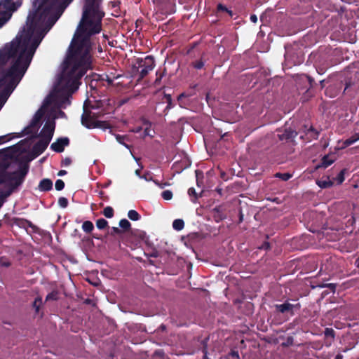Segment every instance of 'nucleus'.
Returning a JSON list of instances; mask_svg holds the SVG:
<instances>
[{
  "label": "nucleus",
  "mask_w": 359,
  "mask_h": 359,
  "mask_svg": "<svg viewBox=\"0 0 359 359\" xmlns=\"http://www.w3.org/2000/svg\"><path fill=\"white\" fill-rule=\"evenodd\" d=\"M104 16V13L100 10L98 0H85L82 18L71 43L61 76V82L71 93L77 90L81 79L92 69L89 39L100 32Z\"/></svg>",
  "instance_id": "nucleus-1"
},
{
  "label": "nucleus",
  "mask_w": 359,
  "mask_h": 359,
  "mask_svg": "<svg viewBox=\"0 0 359 359\" xmlns=\"http://www.w3.org/2000/svg\"><path fill=\"white\" fill-rule=\"evenodd\" d=\"M27 25L26 33L0 52V68L13 59L11 67L4 70L0 76V79L6 77L4 89L0 93L1 107L22 80L37 47L50 29L30 14L27 17Z\"/></svg>",
  "instance_id": "nucleus-2"
},
{
  "label": "nucleus",
  "mask_w": 359,
  "mask_h": 359,
  "mask_svg": "<svg viewBox=\"0 0 359 359\" xmlns=\"http://www.w3.org/2000/svg\"><path fill=\"white\" fill-rule=\"evenodd\" d=\"M73 0H34V11L29 14L44 24L48 29L55 24L58 17L55 13L58 9H65Z\"/></svg>",
  "instance_id": "nucleus-3"
},
{
  "label": "nucleus",
  "mask_w": 359,
  "mask_h": 359,
  "mask_svg": "<svg viewBox=\"0 0 359 359\" xmlns=\"http://www.w3.org/2000/svg\"><path fill=\"white\" fill-rule=\"evenodd\" d=\"M8 165L0 170V185L4 186V190L11 195L20 187L29 172V161H20L17 170L8 171Z\"/></svg>",
  "instance_id": "nucleus-4"
},
{
  "label": "nucleus",
  "mask_w": 359,
  "mask_h": 359,
  "mask_svg": "<svg viewBox=\"0 0 359 359\" xmlns=\"http://www.w3.org/2000/svg\"><path fill=\"white\" fill-rule=\"evenodd\" d=\"M155 67V60L153 56L147 55L144 58H137L136 63L132 67V73L137 76V81L143 79Z\"/></svg>",
  "instance_id": "nucleus-5"
},
{
  "label": "nucleus",
  "mask_w": 359,
  "mask_h": 359,
  "mask_svg": "<svg viewBox=\"0 0 359 359\" xmlns=\"http://www.w3.org/2000/svg\"><path fill=\"white\" fill-rule=\"evenodd\" d=\"M97 116L95 114L92 113L90 110H89L86 103L83 105V112L81 115V124L88 129L93 128H102V129H107L110 128V124L107 121H102L97 120Z\"/></svg>",
  "instance_id": "nucleus-6"
},
{
  "label": "nucleus",
  "mask_w": 359,
  "mask_h": 359,
  "mask_svg": "<svg viewBox=\"0 0 359 359\" xmlns=\"http://www.w3.org/2000/svg\"><path fill=\"white\" fill-rule=\"evenodd\" d=\"M55 128V123L54 121H47L40 133L35 135L34 137H43L50 142L54 135Z\"/></svg>",
  "instance_id": "nucleus-7"
},
{
  "label": "nucleus",
  "mask_w": 359,
  "mask_h": 359,
  "mask_svg": "<svg viewBox=\"0 0 359 359\" xmlns=\"http://www.w3.org/2000/svg\"><path fill=\"white\" fill-rule=\"evenodd\" d=\"M50 142L48 140L40 137V140L32 148V154L34 157L41 155L46 149Z\"/></svg>",
  "instance_id": "nucleus-8"
},
{
  "label": "nucleus",
  "mask_w": 359,
  "mask_h": 359,
  "mask_svg": "<svg viewBox=\"0 0 359 359\" xmlns=\"http://www.w3.org/2000/svg\"><path fill=\"white\" fill-rule=\"evenodd\" d=\"M22 4L21 0L13 1V0H0V8L3 7V11L8 13L15 11Z\"/></svg>",
  "instance_id": "nucleus-9"
},
{
  "label": "nucleus",
  "mask_w": 359,
  "mask_h": 359,
  "mask_svg": "<svg viewBox=\"0 0 359 359\" xmlns=\"http://www.w3.org/2000/svg\"><path fill=\"white\" fill-rule=\"evenodd\" d=\"M69 139L67 137H60L51 144L50 149L57 152L61 153L65 150V147L69 146Z\"/></svg>",
  "instance_id": "nucleus-10"
},
{
  "label": "nucleus",
  "mask_w": 359,
  "mask_h": 359,
  "mask_svg": "<svg viewBox=\"0 0 359 359\" xmlns=\"http://www.w3.org/2000/svg\"><path fill=\"white\" fill-rule=\"evenodd\" d=\"M11 222L13 224L20 228L27 229V227H30L34 232H37L39 229L38 227L35 226L31 221L24 218L13 217L11 219Z\"/></svg>",
  "instance_id": "nucleus-11"
},
{
  "label": "nucleus",
  "mask_w": 359,
  "mask_h": 359,
  "mask_svg": "<svg viewBox=\"0 0 359 359\" xmlns=\"http://www.w3.org/2000/svg\"><path fill=\"white\" fill-rule=\"evenodd\" d=\"M38 189L41 191H48L53 189V182L51 180L45 178L40 181Z\"/></svg>",
  "instance_id": "nucleus-12"
},
{
  "label": "nucleus",
  "mask_w": 359,
  "mask_h": 359,
  "mask_svg": "<svg viewBox=\"0 0 359 359\" xmlns=\"http://www.w3.org/2000/svg\"><path fill=\"white\" fill-rule=\"evenodd\" d=\"M166 74V68L163 67V69H158L156 72V78L154 81V85L158 86L161 84L162 78Z\"/></svg>",
  "instance_id": "nucleus-13"
},
{
  "label": "nucleus",
  "mask_w": 359,
  "mask_h": 359,
  "mask_svg": "<svg viewBox=\"0 0 359 359\" xmlns=\"http://www.w3.org/2000/svg\"><path fill=\"white\" fill-rule=\"evenodd\" d=\"M11 13L0 11V28L10 19Z\"/></svg>",
  "instance_id": "nucleus-14"
},
{
  "label": "nucleus",
  "mask_w": 359,
  "mask_h": 359,
  "mask_svg": "<svg viewBox=\"0 0 359 359\" xmlns=\"http://www.w3.org/2000/svg\"><path fill=\"white\" fill-rule=\"evenodd\" d=\"M82 229L87 233H91L94 229V225L90 221H85L82 224Z\"/></svg>",
  "instance_id": "nucleus-15"
},
{
  "label": "nucleus",
  "mask_w": 359,
  "mask_h": 359,
  "mask_svg": "<svg viewBox=\"0 0 359 359\" xmlns=\"http://www.w3.org/2000/svg\"><path fill=\"white\" fill-rule=\"evenodd\" d=\"M358 140H359V133L355 134L353 136L351 137L350 138H348L346 141H344L343 142V146L341 147V148L346 147L355 143Z\"/></svg>",
  "instance_id": "nucleus-16"
},
{
  "label": "nucleus",
  "mask_w": 359,
  "mask_h": 359,
  "mask_svg": "<svg viewBox=\"0 0 359 359\" xmlns=\"http://www.w3.org/2000/svg\"><path fill=\"white\" fill-rule=\"evenodd\" d=\"M276 308L278 311H279L281 313L288 312L292 311L293 306L290 304H283L280 305H277Z\"/></svg>",
  "instance_id": "nucleus-17"
},
{
  "label": "nucleus",
  "mask_w": 359,
  "mask_h": 359,
  "mask_svg": "<svg viewBox=\"0 0 359 359\" xmlns=\"http://www.w3.org/2000/svg\"><path fill=\"white\" fill-rule=\"evenodd\" d=\"M184 226V222L181 219H175L172 222V227L177 231H181Z\"/></svg>",
  "instance_id": "nucleus-18"
},
{
  "label": "nucleus",
  "mask_w": 359,
  "mask_h": 359,
  "mask_svg": "<svg viewBox=\"0 0 359 359\" xmlns=\"http://www.w3.org/2000/svg\"><path fill=\"white\" fill-rule=\"evenodd\" d=\"M119 226L123 229V231H128L131 228L130 222L126 219H122L119 222Z\"/></svg>",
  "instance_id": "nucleus-19"
},
{
  "label": "nucleus",
  "mask_w": 359,
  "mask_h": 359,
  "mask_svg": "<svg viewBox=\"0 0 359 359\" xmlns=\"http://www.w3.org/2000/svg\"><path fill=\"white\" fill-rule=\"evenodd\" d=\"M188 194L191 197V201L192 203H196L198 198V195L196 191V189L194 187H191L188 189Z\"/></svg>",
  "instance_id": "nucleus-20"
},
{
  "label": "nucleus",
  "mask_w": 359,
  "mask_h": 359,
  "mask_svg": "<svg viewBox=\"0 0 359 359\" xmlns=\"http://www.w3.org/2000/svg\"><path fill=\"white\" fill-rule=\"evenodd\" d=\"M334 161H335L334 158L331 157L330 156H326L323 158L321 166L324 167V168H327L329 165H330ZM319 167H320V165Z\"/></svg>",
  "instance_id": "nucleus-21"
},
{
  "label": "nucleus",
  "mask_w": 359,
  "mask_h": 359,
  "mask_svg": "<svg viewBox=\"0 0 359 359\" xmlns=\"http://www.w3.org/2000/svg\"><path fill=\"white\" fill-rule=\"evenodd\" d=\"M128 217L133 221H137L140 219V215L135 210H130L128 212Z\"/></svg>",
  "instance_id": "nucleus-22"
},
{
  "label": "nucleus",
  "mask_w": 359,
  "mask_h": 359,
  "mask_svg": "<svg viewBox=\"0 0 359 359\" xmlns=\"http://www.w3.org/2000/svg\"><path fill=\"white\" fill-rule=\"evenodd\" d=\"M332 184H333V182L329 178H327V180H318L317 181V184L320 188L330 187L332 185Z\"/></svg>",
  "instance_id": "nucleus-23"
},
{
  "label": "nucleus",
  "mask_w": 359,
  "mask_h": 359,
  "mask_svg": "<svg viewBox=\"0 0 359 359\" xmlns=\"http://www.w3.org/2000/svg\"><path fill=\"white\" fill-rule=\"evenodd\" d=\"M102 214L107 218H112L114 215V210L111 206H107L104 208Z\"/></svg>",
  "instance_id": "nucleus-24"
},
{
  "label": "nucleus",
  "mask_w": 359,
  "mask_h": 359,
  "mask_svg": "<svg viewBox=\"0 0 359 359\" xmlns=\"http://www.w3.org/2000/svg\"><path fill=\"white\" fill-rule=\"evenodd\" d=\"M41 305H42V299L41 297H37L34 299V301L32 304V306L35 309L36 313H39Z\"/></svg>",
  "instance_id": "nucleus-25"
},
{
  "label": "nucleus",
  "mask_w": 359,
  "mask_h": 359,
  "mask_svg": "<svg viewBox=\"0 0 359 359\" xmlns=\"http://www.w3.org/2000/svg\"><path fill=\"white\" fill-rule=\"evenodd\" d=\"M41 114H36L32 120L31 121L30 125L37 130L39 128Z\"/></svg>",
  "instance_id": "nucleus-26"
},
{
  "label": "nucleus",
  "mask_w": 359,
  "mask_h": 359,
  "mask_svg": "<svg viewBox=\"0 0 359 359\" xmlns=\"http://www.w3.org/2000/svg\"><path fill=\"white\" fill-rule=\"evenodd\" d=\"M96 226L99 229H104L108 226V222L103 218H100L96 222Z\"/></svg>",
  "instance_id": "nucleus-27"
},
{
  "label": "nucleus",
  "mask_w": 359,
  "mask_h": 359,
  "mask_svg": "<svg viewBox=\"0 0 359 359\" xmlns=\"http://www.w3.org/2000/svg\"><path fill=\"white\" fill-rule=\"evenodd\" d=\"M115 137H116V141H117L118 143H120V144H121L124 145V146H125L126 148H128V149H129V148H130V146H129L128 144H126V143L125 142V140H128L127 136H126V135H118H118H116V136H115Z\"/></svg>",
  "instance_id": "nucleus-28"
},
{
  "label": "nucleus",
  "mask_w": 359,
  "mask_h": 359,
  "mask_svg": "<svg viewBox=\"0 0 359 359\" xmlns=\"http://www.w3.org/2000/svg\"><path fill=\"white\" fill-rule=\"evenodd\" d=\"M10 196L11 194H9V192L6 191L5 190L0 189V208L4 203L6 199Z\"/></svg>",
  "instance_id": "nucleus-29"
},
{
  "label": "nucleus",
  "mask_w": 359,
  "mask_h": 359,
  "mask_svg": "<svg viewBox=\"0 0 359 359\" xmlns=\"http://www.w3.org/2000/svg\"><path fill=\"white\" fill-rule=\"evenodd\" d=\"M217 12H226L229 16H233V12L232 11L228 9L225 6H224L222 4H219L217 6Z\"/></svg>",
  "instance_id": "nucleus-30"
},
{
  "label": "nucleus",
  "mask_w": 359,
  "mask_h": 359,
  "mask_svg": "<svg viewBox=\"0 0 359 359\" xmlns=\"http://www.w3.org/2000/svg\"><path fill=\"white\" fill-rule=\"evenodd\" d=\"M58 298V293L56 291H53L50 293L48 294L46 297V301L49 300H57Z\"/></svg>",
  "instance_id": "nucleus-31"
},
{
  "label": "nucleus",
  "mask_w": 359,
  "mask_h": 359,
  "mask_svg": "<svg viewBox=\"0 0 359 359\" xmlns=\"http://www.w3.org/2000/svg\"><path fill=\"white\" fill-rule=\"evenodd\" d=\"M161 196L165 200H170L172 198V192L170 190L163 191L161 194Z\"/></svg>",
  "instance_id": "nucleus-32"
},
{
  "label": "nucleus",
  "mask_w": 359,
  "mask_h": 359,
  "mask_svg": "<svg viewBox=\"0 0 359 359\" xmlns=\"http://www.w3.org/2000/svg\"><path fill=\"white\" fill-rule=\"evenodd\" d=\"M68 203H69V202H68V200L67 198H65V197L59 198L58 204L61 208H67L68 205Z\"/></svg>",
  "instance_id": "nucleus-33"
},
{
  "label": "nucleus",
  "mask_w": 359,
  "mask_h": 359,
  "mask_svg": "<svg viewBox=\"0 0 359 359\" xmlns=\"http://www.w3.org/2000/svg\"><path fill=\"white\" fill-rule=\"evenodd\" d=\"M55 187L56 190L61 191L65 187V182L60 179L57 180L55 184Z\"/></svg>",
  "instance_id": "nucleus-34"
},
{
  "label": "nucleus",
  "mask_w": 359,
  "mask_h": 359,
  "mask_svg": "<svg viewBox=\"0 0 359 359\" xmlns=\"http://www.w3.org/2000/svg\"><path fill=\"white\" fill-rule=\"evenodd\" d=\"M275 176L283 181H287L292 177V175L289 173H276Z\"/></svg>",
  "instance_id": "nucleus-35"
},
{
  "label": "nucleus",
  "mask_w": 359,
  "mask_h": 359,
  "mask_svg": "<svg viewBox=\"0 0 359 359\" xmlns=\"http://www.w3.org/2000/svg\"><path fill=\"white\" fill-rule=\"evenodd\" d=\"M193 67L196 69H201L204 67V62L203 60H197L192 62Z\"/></svg>",
  "instance_id": "nucleus-36"
},
{
  "label": "nucleus",
  "mask_w": 359,
  "mask_h": 359,
  "mask_svg": "<svg viewBox=\"0 0 359 359\" xmlns=\"http://www.w3.org/2000/svg\"><path fill=\"white\" fill-rule=\"evenodd\" d=\"M344 173H345V170H341L339 175H337V177H336L335 180L337 181V182L338 184H341L344 181Z\"/></svg>",
  "instance_id": "nucleus-37"
},
{
  "label": "nucleus",
  "mask_w": 359,
  "mask_h": 359,
  "mask_svg": "<svg viewBox=\"0 0 359 359\" xmlns=\"http://www.w3.org/2000/svg\"><path fill=\"white\" fill-rule=\"evenodd\" d=\"M164 98L165 100V102L167 103V106L165 110L169 109L171 108L172 104V97L170 95H165Z\"/></svg>",
  "instance_id": "nucleus-38"
},
{
  "label": "nucleus",
  "mask_w": 359,
  "mask_h": 359,
  "mask_svg": "<svg viewBox=\"0 0 359 359\" xmlns=\"http://www.w3.org/2000/svg\"><path fill=\"white\" fill-rule=\"evenodd\" d=\"M144 124H147V125H148V126H147V127H146V128H144V136H151H151H152V135H151V133H150V132H151V128H150V127H151V123H150V122H149V121H145V122H144Z\"/></svg>",
  "instance_id": "nucleus-39"
},
{
  "label": "nucleus",
  "mask_w": 359,
  "mask_h": 359,
  "mask_svg": "<svg viewBox=\"0 0 359 359\" xmlns=\"http://www.w3.org/2000/svg\"><path fill=\"white\" fill-rule=\"evenodd\" d=\"M11 134L0 136V144L11 140L13 137H11Z\"/></svg>",
  "instance_id": "nucleus-40"
},
{
  "label": "nucleus",
  "mask_w": 359,
  "mask_h": 359,
  "mask_svg": "<svg viewBox=\"0 0 359 359\" xmlns=\"http://www.w3.org/2000/svg\"><path fill=\"white\" fill-rule=\"evenodd\" d=\"M296 135H297V133L294 130H292L291 129L286 130L285 133L283 135V136H285L288 138L295 137Z\"/></svg>",
  "instance_id": "nucleus-41"
},
{
  "label": "nucleus",
  "mask_w": 359,
  "mask_h": 359,
  "mask_svg": "<svg viewBox=\"0 0 359 359\" xmlns=\"http://www.w3.org/2000/svg\"><path fill=\"white\" fill-rule=\"evenodd\" d=\"M0 265L2 266L8 267L11 266V262L6 259L1 257L0 259Z\"/></svg>",
  "instance_id": "nucleus-42"
},
{
  "label": "nucleus",
  "mask_w": 359,
  "mask_h": 359,
  "mask_svg": "<svg viewBox=\"0 0 359 359\" xmlns=\"http://www.w3.org/2000/svg\"><path fill=\"white\" fill-rule=\"evenodd\" d=\"M72 163V159L69 157H66L62 161V166H68Z\"/></svg>",
  "instance_id": "nucleus-43"
},
{
  "label": "nucleus",
  "mask_w": 359,
  "mask_h": 359,
  "mask_svg": "<svg viewBox=\"0 0 359 359\" xmlns=\"http://www.w3.org/2000/svg\"><path fill=\"white\" fill-rule=\"evenodd\" d=\"M33 128H34L33 126H31L29 124L27 127H26L24 130V132L26 135L32 134L34 133Z\"/></svg>",
  "instance_id": "nucleus-44"
},
{
  "label": "nucleus",
  "mask_w": 359,
  "mask_h": 359,
  "mask_svg": "<svg viewBox=\"0 0 359 359\" xmlns=\"http://www.w3.org/2000/svg\"><path fill=\"white\" fill-rule=\"evenodd\" d=\"M121 233H122V231L120 229H118V227H112L111 228V235L121 234Z\"/></svg>",
  "instance_id": "nucleus-45"
},
{
  "label": "nucleus",
  "mask_w": 359,
  "mask_h": 359,
  "mask_svg": "<svg viewBox=\"0 0 359 359\" xmlns=\"http://www.w3.org/2000/svg\"><path fill=\"white\" fill-rule=\"evenodd\" d=\"M229 355H230L233 358H236V359H238V358H239V355H238V351H231L230 352Z\"/></svg>",
  "instance_id": "nucleus-46"
},
{
  "label": "nucleus",
  "mask_w": 359,
  "mask_h": 359,
  "mask_svg": "<svg viewBox=\"0 0 359 359\" xmlns=\"http://www.w3.org/2000/svg\"><path fill=\"white\" fill-rule=\"evenodd\" d=\"M220 177L224 180V181H226L228 180L229 177H227L226 175V173L223 171V170H220Z\"/></svg>",
  "instance_id": "nucleus-47"
},
{
  "label": "nucleus",
  "mask_w": 359,
  "mask_h": 359,
  "mask_svg": "<svg viewBox=\"0 0 359 359\" xmlns=\"http://www.w3.org/2000/svg\"><path fill=\"white\" fill-rule=\"evenodd\" d=\"M6 77H4L2 79H0V93L4 89V83Z\"/></svg>",
  "instance_id": "nucleus-48"
},
{
  "label": "nucleus",
  "mask_w": 359,
  "mask_h": 359,
  "mask_svg": "<svg viewBox=\"0 0 359 359\" xmlns=\"http://www.w3.org/2000/svg\"><path fill=\"white\" fill-rule=\"evenodd\" d=\"M102 80L107 81L108 84L109 85H111L113 83V80L108 75H105V79L102 78Z\"/></svg>",
  "instance_id": "nucleus-49"
},
{
  "label": "nucleus",
  "mask_w": 359,
  "mask_h": 359,
  "mask_svg": "<svg viewBox=\"0 0 359 359\" xmlns=\"http://www.w3.org/2000/svg\"><path fill=\"white\" fill-rule=\"evenodd\" d=\"M250 20L252 22H256L257 21V18L255 15H250Z\"/></svg>",
  "instance_id": "nucleus-50"
},
{
  "label": "nucleus",
  "mask_w": 359,
  "mask_h": 359,
  "mask_svg": "<svg viewBox=\"0 0 359 359\" xmlns=\"http://www.w3.org/2000/svg\"><path fill=\"white\" fill-rule=\"evenodd\" d=\"M266 11H267V10L266 11V13L264 14H263L260 16V20L262 22H264L265 20H266Z\"/></svg>",
  "instance_id": "nucleus-51"
},
{
  "label": "nucleus",
  "mask_w": 359,
  "mask_h": 359,
  "mask_svg": "<svg viewBox=\"0 0 359 359\" xmlns=\"http://www.w3.org/2000/svg\"><path fill=\"white\" fill-rule=\"evenodd\" d=\"M67 173V171H66V170H60V171L58 172L57 175H59V176H63V175H65Z\"/></svg>",
  "instance_id": "nucleus-52"
},
{
  "label": "nucleus",
  "mask_w": 359,
  "mask_h": 359,
  "mask_svg": "<svg viewBox=\"0 0 359 359\" xmlns=\"http://www.w3.org/2000/svg\"><path fill=\"white\" fill-rule=\"evenodd\" d=\"M156 184H158L161 188H163L165 186L169 185L168 183L165 182L163 184H159L157 182H155Z\"/></svg>",
  "instance_id": "nucleus-53"
},
{
  "label": "nucleus",
  "mask_w": 359,
  "mask_h": 359,
  "mask_svg": "<svg viewBox=\"0 0 359 359\" xmlns=\"http://www.w3.org/2000/svg\"><path fill=\"white\" fill-rule=\"evenodd\" d=\"M243 220V215L240 212L239 222H242Z\"/></svg>",
  "instance_id": "nucleus-54"
},
{
  "label": "nucleus",
  "mask_w": 359,
  "mask_h": 359,
  "mask_svg": "<svg viewBox=\"0 0 359 359\" xmlns=\"http://www.w3.org/2000/svg\"><path fill=\"white\" fill-rule=\"evenodd\" d=\"M264 247H266V248H269V242L265 241L264 243Z\"/></svg>",
  "instance_id": "nucleus-55"
},
{
  "label": "nucleus",
  "mask_w": 359,
  "mask_h": 359,
  "mask_svg": "<svg viewBox=\"0 0 359 359\" xmlns=\"http://www.w3.org/2000/svg\"><path fill=\"white\" fill-rule=\"evenodd\" d=\"M229 136V133H225L224 134H223L221 137L222 139H224L226 137H228Z\"/></svg>",
  "instance_id": "nucleus-56"
},
{
  "label": "nucleus",
  "mask_w": 359,
  "mask_h": 359,
  "mask_svg": "<svg viewBox=\"0 0 359 359\" xmlns=\"http://www.w3.org/2000/svg\"><path fill=\"white\" fill-rule=\"evenodd\" d=\"M142 130V127H137L134 131L138 133Z\"/></svg>",
  "instance_id": "nucleus-57"
},
{
  "label": "nucleus",
  "mask_w": 359,
  "mask_h": 359,
  "mask_svg": "<svg viewBox=\"0 0 359 359\" xmlns=\"http://www.w3.org/2000/svg\"><path fill=\"white\" fill-rule=\"evenodd\" d=\"M355 264L359 268V257L356 259Z\"/></svg>",
  "instance_id": "nucleus-58"
},
{
  "label": "nucleus",
  "mask_w": 359,
  "mask_h": 359,
  "mask_svg": "<svg viewBox=\"0 0 359 359\" xmlns=\"http://www.w3.org/2000/svg\"><path fill=\"white\" fill-rule=\"evenodd\" d=\"M151 257H157V255H156V253H152V254L151 255Z\"/></svg>",
  "instance_id": "nucleus-59"
},
{
  "label": "nucleus",
  "mask_w": 359,
  "mask_h": 359,
  "mask_svg": "<svg viewBox=\"0 0 359 359\" xmlns=\"http://www.w3.org/2000/svg\"><path fill=\"white\" fill-rule=\"evenodd\" d=\"M217 192H219V194H221L222 192V189H216Z\"/></svg>",
  "instance_id": "nucleus-60"
},
{
  "label": "nucleus",
  "mask_w": 359,
  "mask_h": 359,
  "mask_svg": "<svg viewBox=\"0 0 359 359\" xmlns=\"http://www.w3.org/2000/svg\"><path fill=\"white\" fill-rule=\"evenodd\" d=\"M331 332H332V331H330V330H327V331H326L327 334H331Z\"/></svg>",
  "instance_id": "nucleus-61"
},
{
  "label": "nucleus",
  "mask_w": 359,
  "mask_h": 359,
  "mask_svg": "<svg viewBox=\"0 0 359 359\" xmlns=\"http://www.w3.org/2000/svg\"><path fill=\"white\" fill-rule=\"evenodd\" d=\"M341 355H337V357H336V359H341Z\"/></svg>",
  "instance_id": "nucleus-62"
},
{
  "label": "nucleus",
  "mask_w": 359,
  "mask_h": 359,
  "mask_svg": "<svg viewBox=\"0 0 359 359\" xmlns=\"http://www.w3.org/2000/svg\"><path fill=\"white\" fill-rule=\"evenodd\" d=\"M65 100L68 102V104H69V103H70V102H69V100L68 97H66V98H65Z\"/></svg>",
  "instance_id": "nucleus-63"
},
{
  "label": "nucleus",
  "mask_w": 359,
  "mask_h": 359,
  "mask_svg": "<svg viewBox=\"0 0 359 359\" xmlns=\"http://www.w3.org/2000/svg\"><path fill=\"white\" fill-rule=\"evenodd\" d=\"M93 237H94L95 238L99 239V237H98V236H93Z\"/></svg>",
  "instance_id": "nucleus-64"
}]
</instances>
